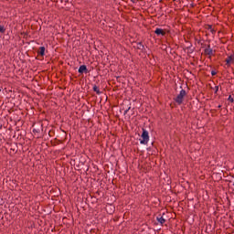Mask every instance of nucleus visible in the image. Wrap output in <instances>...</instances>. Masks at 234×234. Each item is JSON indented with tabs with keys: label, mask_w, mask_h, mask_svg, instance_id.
<instances>
[{
	"label": "nucleus",
	"mask_w": 234,
	"mask_h": 234,
	"mask_svg": "<svg viewBox=\"0 0 234 234\" xmlns=\"http://www.w3.org/2000/svg\"><path fill=\"white\" fill-rule=\"evenodd\" d=\"M157 221L160 224H165V218H164L163 217L157 218Z\"/></svg>",
	"instance_id": "6e6552de"
},
{
	"label": "nucleus",
	"mask_w": 234,
	"mask_h": 234,
	"mask_svg": "<svg viewBox=\"0 0 234 234\" xmlns=\"http://www.w3.org/2000/svg\"><path fill=\"white\" fill-rule=\"evenodd\" d=\"M129 111H131V107H129L127 110L124 111V114H127V112H129Z\"/></svg>",
	"instance_id": "ddd939ff"
},
{
	"label": "nucleus",
	"mask_w": 234,
	"mask_h": 234,
	"mask_svg": "<svg viewBox=\"0 0 234 234\" xmlns=\"http://www.w3.org/2000/svg\"><path fill=\"white\" fill-rule=\"evenodd\" d=\"M187 92H186V90H181L179 94L175 98L176 103H178V105H182L184 102V97H186Z\"/></svg>",
	"instance_id": "f03ea898"
},
{
	"label": "nucleus",
	"mask_w": 234,
	"mask_h": 234,
	"mask_svg": "<svg viewBox=\"0 0 234 234\" xmlns=\"http://www.w3.org/2000/svg\"><path fill=\"white\" fill-rule=\"evenodd\" d=\"M173 1H176V0H173Z\"/></svg>",
	"instance_id": "a211bd4d"
},
{
	"label": "nucleus",
	"mask_w": 234,
	"mask_h": 234,
	"mask_svg": "<svg viewBox=\"0 0 234 234\" xmlns=\"http://www.w3.org/2000/svg\"><path fill=\"white\" fill-rule=\"evenodd\" d=\"M38 54L40 56H45V47L39 48Z\"/></svg>",
	"instance_id": "0eeeda50"
},
{
	"label": "nucleus",
	"mask_w": 234,
	"mask_h": 234,
	"mask_svg": "<svg viewBox=\"0 0 234 234\" xmlns=\"http://www.w3.org/2000/svg\"><path fill=\"white\" fill-rule=\"evenodd\" d=\"M212 76H216L217 75V71H211Z\"/></svg>",
	"instance_id": "2eb2a0df"
},
{
	"label": "nucleus",
	"mask_w": 234,
	"mask_h": 234,
	"mask_svg": "<svg viewBox=\"0 0 234 234\" xmlns=\"http://www.w3.org/2000/svg\"><path fill=\"white\" fill-rule=\"evenodd\" d=\"M209 28H210L211 32H213V29H211V27H209Z\"/></svg>",
	"instance_id": "f3484780"
},
{
	"label": "nucleus",
	"mask_w": 234,
	"mask_h": 234,
	"mask_svg": "<svg viewBox=\"0 0 234 234\" xmlns=\"http://www.w3.org/2000/svg\"><path fill=\"white\" fill-rule=\"evenodd\" d=\"M6 32V28H5L3 26H0V34H5Z\"/></svg>",
	"instance_id": "9d476101"
},
{
	"label": "nucleus",
	"mask_w": 234,
	"mask_h": 234,
	"mask_svg": "<svg viewBox=\"0 0 234 234\" xmlns=\"http://www.w3.org/2000/svg\"><path fill=\"white\" fill-rule=\"evenodd\" d=\"M140 144L142 145H147L149 144V132L147 130L143 129V133L141 135Z\"/></svg>",
	"instance_id": "f257e3e1"
},
{
	"label": "nucleus",
	"mask_w": 234,
	"mask_h": 234,
	"mask_svg": "<svg viewBox=\"0 0 234 234\" xmlns=\"http://www.w3.org/2000/svg\"><path fill=\"white\" fill-rule=\"evenodd\" d=\"M215 89V93L217 94V92H218V86H216Z\"/></svg>",
	"instance_id": "4468645a"
},
{
	"label": "nucleus",
	"mask_w": 234,
	"mask_h": 234,
	"mask_svg": "<svg viewBox=\"0 0 234 234\" xmlns=\"http://www.w3.org/2000/svg\"><path fill=\"white\" fill-rule=\"evenodd\" d=\"M93 90H94V92H96V94H101L98 86H93Z\"/></svg>",
	"instance_id": "1a4fd4ad"
},
{
	"label": "nucleus",
	"mask_w": 234,
	"mask_h": 234,
	"mask_svg": "<svg viewBox=\"0 0 234 234\" xmlns=\"http://www.w3.org/2000/svg\"><path fill=\"white\" fill-rule=\"evenodd\" d=\"M229 101H231V103H233L234 100L231 98V95L229 96Z\"/></svg>",
	"instance_id": "f8f14e48"
},
{
	"label": "nucleus",
	"mask_w": 234,
	"mask_h": 234,
	"mask_svg": "<svg viewBox=\"0 0 234 234\" xmlns=\"http://www.w3.org/2000/svg\"><path fill=\"white\" fill-rule=\"evenodd\" d=\"M205 54L207 56H213L215 53L213 51V48H211V46L208 45L207 48H205Z\"/></svg>",
	"instance_id": "7ed1b4c3"
},
{
	"label": "nucleus",
	"mask_w": 234,
	"mask_h": 234,
	"mask_svg": "<svg viewBox=\"0 0 234 234\" xmlns=\"http://www.w3.org/2000/svg\"><path fill=\"white\" fill-rule=\"evenodd\" d=\"M218 109H221V108H222V105H218Z\"/></svg>",
	"instance_id": "dca6fc26"
},
{
	"label": "nucleus",
	"mask_w": 234,
	"mask_h": 234,
	"mask_svg": "<svg viewBox=\"0 0 234 234\" xmlns=\"http://www.w3.org/2000/svg\"><path fill=\"white\" fill-rule=\"evenodd\" d=\"M87 72H89V69H87V66L85 65H81L80 68H79V73L80 74H87Z\"/></svg>",
	"instance_id": "20e7f679"
},
{
	"label": "nucleus",
	"mask_w": 234,
	"mask_h": 234,
	"mask_svg": "<svg viewBox=\"0 0 234 234\" xmlns=\"http://www.w3.org/2000/svg\"><path fill=\"white\" fill-rule=\"evenodd\" d=\"M138 48H139L140 50H142V49L144 48V45H143L142 43H139V44H138Z\"/></svg>",
	"instance_id": "9b49d317"
},
{
	"label": "nucleus",
	"mask_w": 234,
	"mask_h": 234,
	"mask_svg": "<svg viewBox=\"0 0 234 234\" xmlns=\"http://www.w3.org/2000/svg\"><path fill=\"white\" fill-rule=\"evenodd\" d=\"M154 34H156V36H165V31L162 28H156Z\"/></svg>",
	"instance_id": "39448f33"
},
{
	"label": "nucleus",
	"mask_w": 234,
	"mask_h": 234,
	"mask_svg": "<svg viewBox=\"0 0 234 234\" xmlns=\"http://www.w3.org/2000/svg\"><path fill=\"white\" fill-rule=\"evenodd\" d=\"M226 63L227 65L229 67V65L234 63V57L233 56H229L226 58Z\"/></svg>",
	"instance_id": "423d86ee"
}]
</instances>
